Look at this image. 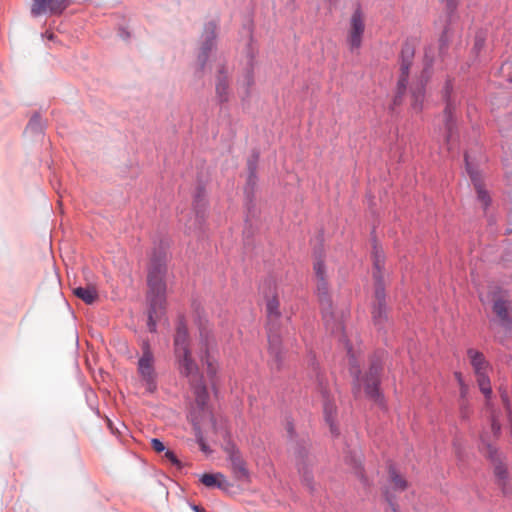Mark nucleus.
<instances>
[{
  "label": "nucleus",
  "instance_id": "37",
  "mask_svg": "<svg viewBox=\"0 0 512 512\" xmlns=\"http://www.w3.org/2000/svg\"><path fill=\"white\" fill-rule=\"evenodd\" d=\"M390 506H391V512H397L396 507L392 503H390Z\"/></svg>",
  "mask_w": 512,
  "mask_h": 512
},
{
  "label": "nucleus",
  "instance_id": "40",
  "mask_svg": "<svg viewBox=\"0 0 512 512\" xmlns=\"http://www.w3.org/2000/svg\"><path fill=\"white\" fill-rule=\"evenodd\" d=\"M304 477H305V480L307 481V483H309L310 482V478L307 475H305Z\"/></svg>",
  "mask_w": 512,
  "mask_h": 512
},
{
  "label": "nucleus",
  "instance_id": "17",
  "mask_svg": "<svg viewBox=\"0 0 512 512\" xmlns=\"http://www.w3.org/2000/svg\"><path fill=\"white\" fill-rule=\"evenodd\" d=\"M73 294L86 304L94 303L98 298V292L94 286L76 287Z\"/></svg>",
  "mask_w": 512,
  "mask_h": 512
},
{
  "label": "nucleus",
  "instance_id": "23",
  "mask_svg": "<svg viewBox=\"0 0 512 512\" xmlns=\"http://www.w3.org/2000/svg\"><path fill=\"white\" fill-rule=\"evenodd\" d=\"M389 478L391 481V484L393 485L394 489L396 490H404L407 487V482L404 478H402L395 468L390 467L389 469Z\"/></svg>",
  "mask_w": 512,
  "mask_h": 512
},
{
  "label": "nucleus",
  "instance_id": "14",
  "mask_svg": "<svg viewBox=\"0 0 512 512\" xmlns=\"http://www.w3.org/2000/svg\"><path fill=\"white\" fill-rule=\"evenodd\" d=\"M465 160H467V157H465ZM466 165L471 181L473 182L475 190L477 192L478 199L482 202L484 208H487L490 203V197L487 191L484 189L482 179L477 172L470 169L468 161H466Z\"/></svg>",
  "mask_w": 512,
  "mask_h": 512
},
{
  "label": "nucleus",
  "instance_id": "19",
  "mask_svg": "<svg viewBox=\"0 0 512 512\" xmlns=\"http://www.w3.org/2000/svg\"><path fill=\"white\" fill-rule=\"evenodd\" d=\"M412 94V106L416 111H420L422 109V104L424 100V83L420 81L414 84L411 87Z\"/></svg>",
  "mask_w": 512,
  "mask_h": 512
},
{
  "label": "nucleus",
  "instance_id": "32",
  "mask_svg": "<svg viewBox=\"0 0 512 512\" xmlns=\"http://www.w3.org/2000/svg\"><path fill=\"white\" fill-rule=\"evenodd\" d=\"M468 393V386L464 383V382H461V385H460V394H461V397H465Z\"/></svg>",
  "mask_w": 512,
  "mask_h": 512
},
{
  "label": "nucleus",
  "instance_id": "9",
  "mask_svg": "<svg viewBox=\"0 0 512 512\" xmlns=\"http://www.w3.org/2000/svg\"><path fill=\"white\" fill-rule=\"evenodd\" d=\"M414 58V49L412 46L406 44L401 49L400 55V76L397 82V94L395 97V104L400 103L408 83L410 68Z\"/></svg>",
  "mask_w": 512,
  "mask_h": 512
},
{
  "label": "nucleus",
  "instance_id": "34",
  "mask_svg": "<svg viewBox=\"0 0 512 512\" xmlns=\"http://www.w3.org/2000/svg\"><path fill=\"white\" fill-rule=\"evenodd\" d=\"M455 377H456L459 385H461V382H463V378H462L461 373H455Z\"/></svg>",
  "mask_w": 512,
  "mask_h": 512
},
{
  "label": "nucleus",
  "instance_id": "13",
  "mask_svg": "<svg viewBox=\"0 0 512 512\" xmlns=\"http://www.w3.org/2000/svg\"><path fill=\"white\" fill-rule=\"evenodd\" d=\"M372 318L377 326H381L387 320L384 289L380 285L375 290V303L372 310Z\"/></svg>",
  "mask_w": 512,
  "mask_h": 512
},
{
  "label": "nucleus",
  "instance_id": "27",
  "mask_svg": "<svg viewBox=\"0 0 512 512\" xmlns=\"http://www.w3.org/2000/svg\"><path fill=\"white\" fill-rule=\"evenodd\" d=\"M151 447L157 453L165 451L164 443L157 438L151 440Z\"/></svg>",
  "mask_w": 512,
  "mask_h": 512
},
{
  "label": "nucleus",
  "instance_id": "5",
  "mask_svg": "<svg viewBox=\"0 0 512 512\" xmlns=\"http://www.w3.org/2000/svg\"><path fill=\"white\" fill-rule=\"evenodd\" d=\"M314 271L317 278V295L321 305L323 320L326 326L328 328L331 327L332 332H334L335 328L333 327V324L335 317L332 311V303L328 293V284L326 281L325 267L321 260L315 262Z\"/></svg>",
  "mask_w": 512,
  "mask_h": 512
},
{
  "label": "nucleus",
  "instance_id": "1",
  "mask_svg": "<svg viewBox=\"0 0 512 512\" xmlns=\"http://www.w3.org/2000/svg\"><path fill=\"white\" fill-rule=\"evenodd\" d=\"M166 266L162 260L152 261L148 270V293L147 300L149 302L148 310V328L150 332L156 331V322L165 313L166 304V284L164 276Z\"/></svg>",
  "mask_w": 512,
  "mask_h": 512
},
{
  "label": "nucleus",
  "instance_id": "7",
  "mask_svg": "<svg viewBox=\"0 0 512 512\" xmlns=\"http://www.w3.org/2000/svg\"><path fill=\"white\" fill-rule=\"evenodd\" d=\"M467 357L473 368L480 391L487 399L490 398L492 388L488 376L490 370L489 362L485 359L483 353L473 348L467 350Z\"/></svg>",
  "mask_w": 512,
  "mask_h": 512
},
{
  "label": "nucleus",
  "instance_id": "25",
  "mask_svg": "<svg viewBox=\"0 0 512 512\" xmlns=\"http://www.w3.org/2000/svg\"><path fill=\"white\" fill-rule=\"evenodd\" d=\"M195 393L197 395L196 401L199 405L203 406L208 397L206 387L200 383L195 387Z\"/></svg>",
  "mask_w": 512,
  "mask_h": 512
},
{
  "label": "nucleus",
  "instance_id": "31",
  "mask_svg": "<svg viewBox=\"0 0 512 512\" xmlns=\"http://www.w3.org/2000/svg\"><path fill=\"white\" fill-rule=\"evenodd\" d=\"M491 430H492L493 434L495 435V437L499 436L500 430H501V425L494 417L492 418V422H491Z\"/></svg>",
  "mask_w": 512,
  "mask_h": 512
},
{
  "label": "nucleus",
  "instance_id": "12",
  "mask_svg": "<svg viewBox=\"0 0 512 512\" xmlns=\"http://www.w3.org/2000/svg\"><path fill=\"white\" fill-rule=\"evenodd\" d=\"M226 452L231 462V468L235 478L240 481L247 480L249 472L240 452L234 446L227 447Z\"/></svg>",
  "mask_w": 512,
  "mask_h": 512
},
{
  "label": "nucleus",
  "instance_id": "8",
  "mask_svg": "<svg viewBox=\"0 0 512 512\" xmlns=\"http://www.w3.org/2000/svg\"><path fill=\"white\" fill-rule=\"evenodd\" d=\"M138 373L146 385L147 391L154 392L156 390L154 356L148 342H143L142 345V356L138 361Z\"/></svg>",
  "mask_w": 512,
  "mask_h": 512
},
{
  "label": "nucleus",
  "instance_id": "6",
  "mask_svg": "<svg viewBox=\"0 0 512 512\" xmlns=\"http://www.w3.org/2000/svg\"><path fill=\"white\" fill-rule=\"evenodd\" d=\"M381 370V363L379 361H375L371 363L366 376L360 377L358 368L352 366L350 368V372L355 377V393L359 392L361 386L363 385L366 395L370 399L378 401L381 396L378 389Z\"/></svg>",
  "mask_w": 512,
  "mask_h": 512
},
{
  "label": "nucleus",
  "instance_id": "2",
  "mask_svg": "<svg viewBox=\"0 0 512 512\" xmlns=\"http://www.w3.org/2000/svg\"><path fill=\"white\" fill-rule=\"evenodd\" d=\"M174 354L180 374L190 380H198V365L192 358L188 329L182 321L178 323L174 336Z\"/></svg>",
  "mask_w": 512,
  "mask_h": 512
},
{
  "label": "nucleus",
  "instance_id": "30",
  "mask_svg": "<svg viewBox=\"0 0 512 512\" xmlns=\"http://www.w3.org/2000/svg\"><path fill=\"white\" fill-rule=\"evenodd\" d=\"M196 437H197V442L200 446V449L204 452V453H208L209 452V449H208V446L206 445V443L204 442V439L202 437V435L200 434V432L198 431L196 433Z\"/></svg>",
  "mask_w": 512,
  "mask_h": 512
},
{
  "label": "nucleus",
  "instance_id": "3",
  "mask_svg": "<svg viewBox=\"0 0 512 512\" xmlns=\"http://www.w3.org/2000/svg\"><path fill=\"white\" fill-rule=\"evenodd\" d=\"M217 350V343L211 325L208 322H201L199 325V341L197 354L202 363L207 366V373L214 376L217 373L218 365L214 354Z\"/></svg>",
  "mask_w": 512,
  "mask_h": 512
},
{
  "label": "nucleus",
  "instance_id": "36",
  "mask_svg": "<svg viewBox=\"0 0 512 512\" xmlns=\"http://www.w3.org/2000/svg\"><path fill=\"white\" fill-rule=\"evenodd\" d=\"M193 509L196 511V512H203V510L201 508H199L198 506H194Z\"/></svg>",
  "mask_w": 512,
  "mask_h": 512
},
{
  "label": "nucleus",
  "instance_id": "28",
  "mask_svg": "<svg viewBox=\"0 0 512 512\" xmlns=\"http://www.w3.org/2000/svg\"><path fill=\"white\" fill-rule=\"evenodd\" d=\"M165 459L167 461H169L172 465H175L177 466L178 468L180 467V462L179 460L177 459L176 455L174 454V452L170 451V450H167L165 452V455H164Z\"/></svg>",
  "mask_w": 512,
  "mask_h": 512
},
{
  "label": "nucleus",
  "instance_id": "18",
  "mask_svg": "<svg viewBox=\"0 0 512 512\" xmlns=\"http://www.w3.org/2000/svg\"><path fill=\"white\" fill-rule=\"evenodd\" d=\"M216 37V24L213 22H210L205 27V41L203 43V57L204 60L207 57L208 51H210L213 47V43Z\"/></svg>",
  "mask_w": 512,
  "mask_h": 512
},
{
  "label": "nucleus",
  "instance_id": "15",
  "mask_svg": "<svg viewBox=\"0 0 512 512\" xmlns=\"http://www.w3.org/2000/svg\"><path fill=\"white\" fill-rule=\"evenodd\" d=\"M200 481L208 488L218 487L220 489L227 490L230 487V484L226 480L225 476L221 473H205L200 477Z\"/></svg>",
  "mask_w": 512,
  "mask_h": 512
},
{
  "label": "nucleus",
  "instance_id": "10",
  "mask_svg": "<svg viewBox=\"0 0 512 512\" xmlns=\"http://www.w3.org/2000/svg\"><path fill=\"white\" fill-rule=\"evenodd\" d=\"M365 31V17L360 8H357L351 18L347 42L350 50L359 49L362 45V38Z\"/></svg>",
  "mask_w": 512,
  "mask_h": 512
},
{
  "label": "nucleus",
  "instance_id": "41",
  "mask_svg": "<svg viewBox=\"0 0 512 512\" xmlns=\"http://www.w3.org/2000/svg\"><path fill=\"white\" fill-rule=\"evenodd\" d=\"M336 329H337V330H341V325H340V324H337Z\"/></svg>",
  "mask_w": 512,
  "mask_h": 512
},
{
  "label": "nucleus",
  "instance_id": "33",
  "mask_svg": "<svg viewBox=\"0 0 512 512\" xmlns=\"http://www.w3.org/2000/svg\"><path fill=\"white\" fill-rule=\"evenodd\" d=\"M380 264H381V261L379 259V257L376 255L375 256V267L379 270L380 269Z\"/></svg>",
  "mask_w": 512,
  "mask_h": 512
},
{
  "label": "nucleus",
  "instance_id": "29",
  "mask_svg": "<svg viewBox=\"0 0 512 512\" xmlns=\"http://www.w3.org/2000/svg\"><path fill=\"white\" fill-rule=\"evenodd\" d=\"M40 127V117L38 115H34L29 123L27 128L31 130H37Z\"/></svg>",
  "mask_w": 512,
  "mask_h": 512
},
{
  "label": "nucleus",
  "instance_id": "4",
  "mask_svg": "<svg viewBox=\"0 0 512 512\" xmlns=\"http://www.w3.org/2000/svg\"><path fill=\"white\" fill-rule=\"evenodd\" d=\"M481 452L482 454L489 459L493 464V474L495 477V482L502 490L504 494H508L511 492V481L510 476L507 470L505 463L502 460L501 455L498 453L497 448L492 445L490 442L486 441V439L481 437Z\"/></svg>",
  "mask_w": 512,
  "mask_h": 512
},
{
  "label": "nucleus",
  "instance_id": "20",
  "mask_svg": "<svg viewBox=\"0 0 512 512\" xmlns=\"http://www.w3.org/2000/svg\"><path fill=\"white\" fill-rule=\"evenodd\" d=\"M453 110H454V107L452 106V104L450 102H448L446 105V108L444 110L445 127L447 130V135H446L447 144L450 143V141L452 140V137H453V128H454V122H453V118H452Z\"/></svg>",
  "mask_w": 512,
  "mask_h": 512
},
{
  "label": "nucleus",
  "instance_id": "39",
  "mask_svg": "<svg viewBox=\"0 0 512 512\" xmlns=\"http://www.w3.org/2000/svg\"><path fill=\"white\" fill-rule=\"evenodd\" d=\"M252 83V76L249 74L248 75V84L250 85Z\"/></svg>",
  "mask_w": 512,
  "mask_h": 512
},
{
  "label": "nucleus",
  "instance_id": "26",
  "mask_svg": "<svg viewBox=\"0 0 512 512\" xmlns=\"http://www.w3.org/2000/svg\"><path fill=\"white\" fill-rule=\"evenodd\" d=\"M440 1L444 4L445 10L449 15H453L456 12V10L459 6V3H460L459 0H440Z\"/></svg>",
  "mask_w": 512,
  "mask_h": 512
},
{
  "label": "nucleus",
  "instance_id": "38",
  "mask_svg": "<svg viewBox=\"0 0 512 512\" xmlns=\"http://www.w3.org/2000/svg\"><path fill=\"white\" fill-rule=\"evenodd\" d=\"M501 396H502L503 402L506 404V403H507V397H506V395H505V394H502Z\"/></svg>",
  "mask_w": 512,
  "mask_h": 512
},
{
  "label": "nucleus",
  "instance_id": "22",
  "mask_svg": "<svg viewBox=\"0 0 512 512\" xmlns=\"http://www.w3.org/2000/svg\"><path fill=\"white\" fill-rule=\"evenodd\" d=\"M493 311L502 321H507L509 319V305L507 302L502 300L495 301Z\"/></svg>",
  "mask_w": 512,
  "mask_h": 512
},
{
  "label": "nucleus",
  "instance_id": "11",
  "mask_svg": "<svg viewBox=\"0 0 512 512\" xmlns=\"http://www.w3.org/2000/svg\"><path fill=\"white\" fill-rule=\"evenodd\" d=\"M71 0H32L31 14L34 17L43 14H61L69 5Z\"/></svg>",
  "mask_w": 512,
  "mask_h": 512
},
{
  "label": "nucleus",
  "instance_id": "24",
  "mask_svg": "<svg viewBox=\"0 0 512 512\" xmlns=\"http://www.w3.org/2000/svg\"><path fill=\"white\" fill-rule=\"evenodd\" d=\"M216 93L221 102L228 101V83L225 79H221L217 83Z\"/></svg>",
  "mask_w": 512,
  "mask_h": 512
},
{
  "label": "nucleus",
  "instance_id": "16",
  "mask_svg": "<svg viewBox=\"0 0 512 512\" xmlns=\"http://www.w3.org/2000/svg\"><path fill=\"white\" fill-rule=\"evenodd\" d=\"M269 341V353L273 357L275 361V365L277 368L280 367L282 362V349H281V340L277 334L270 333L268 336Z\"/></svg>",
  "mask_w": 512,
  "mask_h": 512
},
{
  "label": "nucleus",
  "instance_id": "35",
  "mask_svg": "<svg viewBox=\"0 0 512 512\" xmlns=\"http://www.w3.org/2000/svg\"><path fill=\"white\" fill-rule=\"evenodd\" d=\"M461 413H462V416H463V417H467L468 410H467L466 406H464V405H463V406L461 407Z\"/></svg>",
  "mask_w": 512,
  "mask_h": 512
},
{
  "label": "nucleus",
  "instance_id": "21",
  "mask_svg": "<svg viewBox=\"0 0 512 512\" xmlns=\"http://www.w3.org/2000/svg\"><path fill=\"white\" fill-rule=\"evenodd\" d=\"M279 301L276 297H272L267 301V315L269 322L272 323L280 317Z\"/></svg>",
  "mask_w": 512,
  "mask_h": 512
}]
</instances>
